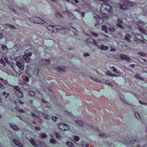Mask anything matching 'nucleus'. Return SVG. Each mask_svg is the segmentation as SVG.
<instances>
[{"instance_id":"obj_10","label":"nucleus","mask_w":147,"mask_h":147,"mask_svg":"<svg viewBox=\"0 0 147 147\" xmlns=\"http://www.w3.org/2000/svg\"><path fill=\"white\" fill-rule=\"evenodd\" d=\"M135 38L138 40L141 41H142L143 39V38L142 35L138 34H135Z\"/></svg>"},{"instance_id":"obj_36","label":"nucleus","mask_w":147,"mask_h":147,"mask_svg":"<svg viewBox=\"0 0 147 147\" xmlns=\"http://www.w3.org/2000/svg\"><path fill=\"white\" fill-rule=\"evenodd\" d=\"M50 142L51 143L56 144L57 141L56 140L54 139H51L50 140Z\"/></svg>"},{"instance_id":"obj_48","label":"nucleus","mask_w":147,"mask_h":147,"mask_svg":"<svg viewBox=\"0 0 147 147\" xmlns=\"http://www.w3.org/2000/svg\"><path fill=\"white\" fill-rule=\"evenodd\" d=\"M0 63L3 65H5V62H4V61L2 59H1Z\"/></svg>"},{"instance_id":"obj_34","label":"nucleus","mask_w":147,"mask_h":147,"mask_svg":"<svg viewBox=\"0 0 147 147\" xmlns=\"http://www.w3.org/2000/svg\"><path fill=\"white\" fill-rule=\"evenodd\" d=\"M143 11L144 13L146 14H147V6H145L143 8Z\"/></svg>"},{"instance_id":"obj_52","label":"nucleus","mask_w":147,"mask_h":147,"mask_svg":"<svg viewBox=\"0 0 147 147\" xmlns=\"http://www.w3.org/2000/svg\"><path fill=\"white\" fill-rule=\"evenodd\" d=\"M4 60L7 63H9V62L8 61V59L6 57H4Z\"/></svg>"},{"instance_id":"obj_2","label":"nucleus","mask_w":147,"mask_h":147,"mask_svg":"<svg viewBox=\"0 0 147 147\" xmlns=\"http://www.w3.org/2000/svg\"><path fill=\"white\" fill-rule=\"evenodd\" d=\"M30 20L35 23L40 24H46L47 22L39 18L36 17H31L30 18Z\"/></svg>"},{"instance_id":"obj_26","label":"nucleus","mask_w":147,"mask_h":147,"mask_svg":"<svg viewBox=\"0 0 147 147\" xmlns=\"http://www.w3.org/2000/svg\"><path fill=\"white\" fill-rule=\"evenodd\" d=\"M102 30H105V32L106 33L107 32H108L107 31V28L106 26H105V25H102Z\"/></svg>"},{"instance_id":"obj_38","label":"nucleus","mask_w":147,"mask_h":147,"mask_svg":"<svg viewBox=\"0 0 147 147\" xmlns=\"http://www.w3.org/2000/svg\"><path fill=\"white\" fill-rule=\"evenodd\" d=\"M138 54L143 57H144L146 56V54L144 53L139 52L138 53Z\"/></svg>"},{"instance_id":"obj_49","label":"nucleus","mask_w":147,"mask_h":147,"mask_svg":"<svg viewBox=\"0 0 147 147\" xmlns=\"http://www.w3.org/2000/svg\"><path fill=\"white\" fill-rule=\"evenodd\" d=\"M136 142L135 140H133L129 142V144H134Z\"/></svg>"},{"instance_id":"obj_42","label":"nucleus","mask_w":147,"mask_h":147,"mask_svg":"<svg viewBox=\"0 0 147 147\" xmlns=\"http://www.w3.org/2000/svg\"><path fill=\"white\" fill-rule=\"evenodd\" d=\"M29 94L31 96H34L35 94V93L32 91H30L29 93Z\"/></svg>"},{"instance_id":"obj_54","label":"nucleus","mask_w":147,"mask_h":147,"mask_svg":"<svg viewBox=\"0 0 147 147\" xmlns=\"http://www.w3.org/2000/svg\"><path fill=\"white\" fill-rule=\"evenodd\" d=\"M34 129L35 130L39 131L40 130V128L38 127H34Z\"/></svg>"},{"instance_id":"obj_12","label":"nucleus","mask_w":147,"mask_h":147,"mask_svg":"<svg viewBox=\"0 0 147 147\" xmlns=\"http://www.w3.org/2000/svg\"><path fill=\"white\" fill-rule=\"evenodd\" d=\"M29 141L35 147H37V146L38 145L37 143L33 138H31L29 140Z\"/></svg>"},{"instance_id":"obj_16","label":"nucleus","mask_w":147,"mask_h":147,"mask_svg":"<svg viewBox=\"0 0 147 147\" xmlns=\"http://www.w3.org/2000/svg\"><path fill=\"white\" fill-rule=\"evenodd\" d=\"M98 48L102 50H105L108 49L109 47L107 46L102 45L100 46V47Z\"/></svg>"},{"instance_id":"obj_20","label":"nucleus","mask_w":147,"mask_h":147,"mask_svg":"<svg viewBox=\"0 0 147 147\" xmlns=\"http://www.w3.org/2000/svg\"><path fill=\"white\" fill-rule=\"evenodd\" d=\"M98 135L99 137H103L104 138H105L107 136L106 135L103 133L102 132H99L98 134Z\"/></svg>"},{"instance_id":"obj_45","label":"nucleus","mask_w":147,"mask_h":147,"mask_svg":"<svg viewBox=\"0 0 147 147\" xmlns=\"http://www.w3.org/2000/svg\"><path fill=\"white\" fill-rule=\"evenodd\" d=\"M47 135L43 133L41 134V137L43 138H45L47 137Z\"/></svg>"},{"instance_id":"obj_64","label":"nucleus","mask_w":147,"mask_h":147,"mask_svg":"<svg viewBox=\"0 0 147 147\" xmlns=\"http://www.w3.org/2000/svg\"><path fill=\"white\" fill-rule=\"evenodd\" d=\"M81 15L83 17H84L85 16V13L84 12H82Z\"/></svg>"},{"instance_id":"obj_21","label":"nucleus","mask_w":147,"mask_h":147,"mask_svg":"<svg viewBox=\"0 0 147 147\" xmlns=\"http://www.w3.org/2000/svg\"><path fill=\"white\" fill-rule=\"evenodd\" d=\"M119 5L120 8L121 9H125L128 8V7H127V6H126L125 5L119 4Z\"/></svg>"},{"instance_id":"obj_14","label":"nucleus","mask_w":147,"mask_h":147,"mask_svg":"<svg viewBox=\"0 0 147 147\" xmlns=\"http://www.w3.org/2000/svg\"><path fill=\"white\" fill-rule=\"evenodd\" d=\"M55 17L58 19H60L63 18V17L60 13L58 12H56L55 13Z\"/></svg>"},{"instance_id":"obj_22","label":"nucleus","mask_w":147,"mask_h":147,"mask_svg":"<svg viewBox=\"0 0 147 147\" xmlns=\"http://www.w3.org/2000/svg\"><path fill=\"white\" fill-rule=\"evenodd\" d=\"M65 144L69 147H74V144L71 142L67 141L65 143Z\"/></svg>"},{"instance_id":"obj_60","label":"nucleus","mask_w":147,"mask_h":147,"mask_svg":"<svg viewBox=\"0 0 147 147\" xmlns=\"http://www.w3.org/2000/svg\"><path fill=\"white\" fill-rule=\"evenodd\" d=\"M76 3H79L80 0H73Z\"/></svg>"},{"instance_id":"obj_11","label":"nucleus","mask_w":147,"mask_h":147,"mask_svg":"<svg viewBox=\"0 0 147 147\" xmlns=\"http://www.w3.org/2000/svg\"><path fill=\"white\" fill-rule=\"evenodd\" d=\"M54 26V32H58L62 29L61 26H59L56 25Z\"/></svg>"},{"instance_id":"obj_27","label":"nucleus","mask_w":147,"mask_h":147,"mask_svg":"<svg viewBox=\"0 0 147 147\" xmlns=\"http://www.w3.org/2000/svg\"><path fill=\"white\" fill-rule=\"evenodd\" d=\"M67 13L68 16H69L70 19L71 20L74 19V18H72L73 16L71 13L70 12L68 11H67Z\"/></svg>"},{"instance_id":"obj_1","label":"nucleus","mask_w":147,"mask_h":147,"mask_svg":"<svg viewBox=\"0 0 147 147\" xmlns=\"http://www.w3.org/2000/svg\"><path fill=\"white\" fill-rule=\"evenodd\" d=\"M112 9L110 6L106 3H103L102 4L101 6L100 12L102 14H105L107 12L110 13Z\"/></svg>"},{"instance_id":"obj_29","label":"nucleus","mask_w":147,"mask_h":147,"mask_svg":"<svg viewBox=\"0 0 147 147\" xmlns=\"http://www.w3.org/2000/svg\"><path fill=\"white\" fill-rule=\"evenodd\" d=\"M1 47L4 51H7L8 50L6 46L4 45H1Z\"/></svg>"},{"instance_id":"obj_61","label":"nucleus","mask_w":147,"mask_h":147,"mask_svg":"<svg viewBox=\"0 0 147 147\" xmlns=\"http://www.w3.org/2000/svg\"><path fill=\"white\" fill-rule=\"evenodd\" d=\"M90 78L92 80H93V81H96V78H93L92 77H90Z\"/></svg>"},{"instance_id":"obj_40","label":"nucleus","mask_w":147,"mask_h":147,"mask_svg":"<svg viewBox=\"0 0 147 147\" xmlns=\"http://www.w3.org/2000/svg\"><path fill=\"white\" fill-rule=\"evenodd\" d=\"M135 77L137 79H139V78H140V74H136L135 75Z\"/></svg>"},{"instance_id":"obj_41","label":"nucleus","mask_w":147,"mask_h":147,"mask_svg":"<svg viewBox=\"0 0 147 147\" xmlns=\"http://www.w3.org/2000/svg\"><path fill=\"white\" fill-rule=\"evenodd\" d=\"M20 89V88H19V90ZM19 98L20 97V98H22L23 97V95L22 94V92L21 91H20L19 90Z\"/></svg>"},{"instance_id":"obj_57","label":"nucleus","mask_w":147,"mask_h":147,"mask_svg":"<svg viewBox=\"0 0 147 147\" xmlns=\"http://www.w3.org/2000/svg\"><path fill=\"white\" fill-rule=\"evenodd\" d=\"M116 51V49L115 48L111 49H110V51L111 52L115 51Z\"/></svg>"},{"instance_id":"obj_58","label":"nucleus","mask_w":147,"mask_h":147,"mask_svg":"<svg viewBox=\"0 0 147 147\" xmlns=\"http://www.w3.org/2000/svg\"><path fill=\"white\" fill-rule=\"evenodd\" d=\"M106 83L108 85H109L111 83L110 81L109 80H107L105 81Z\"/></svg>"},{"instance_id":"obj_8","label":"nucleus","mask_w":147,"mask_h":147,"mask_svg":"<svg viewBox=\"0 0 147 147\" xmlns=\"http://www.w3.org/2000/svg\"><path fill=\"white\" fill-rule=\"evenodd\" d=\"M50 61L47 60H40L39 63L42 65H48L50 63Z\"/></svg>"},{"instance_id":"obj_17","label":"nucleus","mask_w":147,"mask_h":147,"mask_svg":"<svg viewBox=\"0 0 147 147\" xmlns=\"http://www.w3.org/2000/svg\"><path fill=\"white\" fill-rule=\"evenodd\" d=\"M106 74L108 76L111 77H115L116 76V75L115 74H112L111 72L109 71H107Z\"/></svg>"},{"instance_id":"obj_46","label":"nucleus","mask_w":147,"mask_h":147,"mask_svg":"<svg viewBox=\"0 0 147 147\" xmlns=\"http://www.w3.org/2000/svg\"><path fill=\"white\" fill-rule=\"evenodd\" d=\"M115 30V28L113 27L110 28L109 29V30L111 32H113Z\"/></svg>"},{"instance_id":"obj_4","label":"nucleus","mask_w":147,"mask_h":147,"mask_svg":"<svg viewBox=\"0 0 147 147\" xmlns=\"http://www.w3.org/2000/svg\"><path fill=\"white\" fill-rule=\"evenodd\" d=\"M32 53V52L30 51L28 53H25L23 56V57L27 63H29L30 61V59L29 57H30Z\"/></svg>"},{"instance_id":"obj_55","label":"nucleus","mask_w":147,"mask_h":147,"mask_svg":"<svg viewBox=\"0 0 147 147\" xmlns=\"http://www.w3.org/2000/svg\"><path fill=\"white\" fill-rule=\"evenodd\" d=\"M117 22H119V23H123V22L121 21V20L120 19H118L117 20Z\"/></svg>"},{"instance_id":"obj_59","label":"nucleus","mask_w":147,"mask_h":147,"mask_svg":"<svg viewBox=\"0 0 147 147\" xmlns=\"http://www.w3.org/2000/svg\"><path fill=\"white\" fill-rule=\"evenodd\" d=\"M3 35L1 33H0V39L3 38Z\"/></svg>"},{"instance_id":"obj_37","label":"nucleus","mask_w":147,"mask_h":147,"mask_svg":"<svg viewBox=\"0 0 147 147\" xmlns=\"http://www.w3.org/2000/svg\"><path fill=\"white\" fill-rule=\"evenodd\" d=\"M93 43L98 48H99L100 47V46L98 45L96 41L94 40H93Z\"/></svg>"},{"instance_id":"obj_13","label":"nucleus","mask_w":147,"mask_h":147,"mask_svg":"<svg viewBox=\"0 0 147 147\" xmlns=\"http://www.w3.org/2000/svg\"><path fill=\"white\" fill-rule=\"evenodd\" d=\"M47 29L52 33L54 32V26L52 25H48L47 26Z\"/></svg>"},{"instance_id":"obj_44","label":"nucleus","mask_w":147,"mask_h":147,"mask_svg":"<svg viewBox=\"0 0 147 147\" xmlns=\"http://www.w3.org/2000/svg\"><path fill=\"white\" fill-rule=\"evenodd\" d=\"M139 30L141 32H142L143 33H145L146 32V31L145 30L141 28H139Z\"/></svg>"},{"instance_id":"obj_33","label":"nucleus","mask_w":147,"mask_h":147,"mask_svg":"<svg viewBox=\"0 0 147 147\" xmlns=\"http://www.w3.org/2000/svg\"><path fill=\"white\" fill-rule=\"evenodd\" d=\"M19 69H20L21 70H23L24 69V66L22 65L20 63V62H19Z\"/></svg>"},{"instance_id":"obj_31","label":"nucleus","mask_w":147,"mask_h":147,"mask_svg":"<svg viewBox=\"0 0 147 147\" xmlns=\"http://www.w3.org/2000/svg\"><path fill=\"white\" fill-rule=\"evenodd\" d=\"M54 134L56 135V138H61V135L59 133L56 132H54Z\"/></svg>"},{"instance_id":"obj_3","label":"nucleus","mask_w":147,"mask_h":147,"mask_svg":"<svg viewBox=\"0 0 147 147\" xmlns=\"http://www.w3.org/2000/svg\"><path fill=\"white\" fill-rule=\"evenodd\" d=\"M57 127L60 130L65 131L69 130L70 129L69 127L67 125L62 123L58 124Z\"/></svg>"},{"instance_id":"obj_7","label":"nucleus","mask_w":147,"mask_h":147,"mask_svg":"<svg viewBox=\"0 0 147 147\" xmlns=\"http://www.w3.org/2000/svg\"><path fill=\"white\" fill-rule=\"evenodd\" d=\"M65 67L63 66L56 67L55 68V69H57L59 72L60 73L65 71Z\"/></svg>"},{"instance_id":"obj_24","label":"nucleus","mask_w":147,"mask_h":147,"mask_svg":"<svg viewBox=\"0 0 147 147\" xmlns=\"http://www.w3.org/2000/svg\"><path fill=\"white\" fill-rule=\"evenodd\" d=\"M71 30L73 31L74 35H77V32L75 28L72 27L71 28Z\"/></svg>"},{"instance_id":"obj_47","label":"nucleus","mask_w":147,"mask_h":147,"mask_svg":"<svg viewBox=\"0 0 147 147\" xmlns=\"http://www.w3.org/2000/svg\"><path fill=\"white\" fill-rule=\"evenodd\" d=\"M110 68L111 69H113V71L114 72H116L117 71V69L114 66H113L112 67H110Z\"/></svg>"},{"instance_id":"obj_9","label":"nucleus","mask_w":147,"mask_h":147,"mask_svg":"<svg viewBox=\"0 0 147 147\" xmlns=\"http://www.w3.org/2000/svg\"><path fill=\"white\" fill-rule=\"evenodd\" d=\"M76 125L79 127H82L84 126L83 122L77 120L75 121Z\"/></svg>"},{"instance_id":"obj_43","label":"nucleus","mask_w":147,"mask_h":147,"mask_svg":"<svg viewBox=\"0 0 147 147\" xmlns=\"http://www.w3.org/2000/svg\"><path fill=\"white\" fill-rule=\"evenodd\" d=\"M52 119L54 121H56L58 119V118L55 116H53L52 117Z\"/></svg>"},{"instance_id":"obj_18","label":"nucleus","mask_w":147,"mask_h":147,"mask_svg":"<svg viewBox=\"0 0 147 147\" xmlns=\"http://www.w3.org/2000/svg\"><path fill=\"white\" fill-rule=\"evenodd\" d=\"M87 2L84 0H80L79 3L80 4L81 6L87 5Z\"/></svg>"},{"instance_id":"obj_63","label":"nucleus","mask_w":147,"mask_h":147,"mask_svg":"<svg viewBox=\"0 0 147 147\" xmlns=\"http://www.w3.org/2000/svg\"><path fill=\"white\" fill-rule=\"evenodd\" d=\"M116 72V73L118 74V75H121V73L120 71H117Z\"/></svg>"},{"instance_id":"obj_39","label":"nucleus","mask_w":147,"mask_h":147,"mask_svg":"<svg viewBox=\"0 0 147 147\" xmlns=\"http://www.w3.org/2000/svg\"><path fill=\"white\" fill-rule=\"evenodd\" d=\"M117 26L118 27H119V28H121V29H124V27L120 23H117Z\"/></svg>"},{"instance_id":"obj_62","label":"nucleus","mask_w":147,"mask_h":147,"mask_svg":"<svg viewBox=\"0 0 147 147\" xmlns=\"http://www.w3.org/2000/svg\"><path fill=\"white\" fill-rule=\"evenodd\" d=\"M19 112H25V111L24 110H22V109H19Z\"/></svg>"},{"instance_id":"obj_32","label":"nucleus","mask_w":147,"mask_h":147,"mask_svg":"<svg viewBox=\"0 0 147 147\" xmlns=\"http://www.w3.org/2000/svg\"><path fill=\"white\" fill-rule=\"evenodd\" d=\"M74 140L76 142H78L80 140L79 137L78 136H75L74 137Z\"/></svg>"},{"instance_id":"obj_23","label":"nucleus","mask_w":147,"mask_h":147,"mask_svg":"<svg viewBox=\"0 0 147 147\" xmlns=\"http://www.w3.org/2000/svg\"><path fill=\"white\" fill-rule=\"evenodd\" d=\"M5 25L7 26L6 28H9L12 29H15V27L12 25L11 24H6Z\"/></svg>"},{"instance_id":"obj_6","label":"nucleus","mask_w":147,"mask_h":147,"mask_svg":"<svg viewBox=\"0 0 147 147\" xmlns=\"http://www.w3.org/2000/svg\"><path fill=\"white\" fill-rule=\"evenodd\" d=\"M120 57L121 58V59L125 60L129 62L131 60L130 59L128 56L124 54L120 55Z\"/></svg>"},{"instance_id":"obj_35","label":"nucleus","mask_w":147,"mask_h":147,"mask_svg":"<svg viewBox=\"0 0 147 147\" xmlns=\"http://www.w3.org/2000/svg\"><path fill=\"white\" fill-rule=\"evenodd\" d=\"M135 115L137 119H140V116L138 113H135Z\"/></svg>"},{"instance_id":"obj_15","label":"nucleus","mask_w":147,"mask_h":147,"mask_svg":"<svg viewBox=\"0 0 147 147\" xmlns=\"http://www.w3.org/2000/svg\"><path fill=\"white\" fill-rule=\"evenodd\" d=\"M9 125V126L13 129L16 130H18V126L15 124L10 123Z\"/></svg>"},{"instance_id":"obj_28","label":"nucleus","mask_w":147,"mask_h":147,"mask_svg":"<svg viewBox=\"0 0 147 147\" xmlns=\"http://www.w3.org/2000/svg\"><path fill=\"white\" fill-rule=\"evenodd\" d=\"M30 115L32 116L33 117H34V118L35 119H38L40 118V116L39 115H35V114L33 113H30Z\"/></svg>"},{"instance_id":"obj_51","label":"nucleus","mask_w":147,"mask_h":147,"mask_svg":"<svg viewBox=\"0 0 147 147\" xmlns=\"http://www.w3.org/2000/svg\"><path fill=\"white\" fill-rule=\"evenodd\" d=\"M90 54L88 53H85L84 54L83 56L84 57H86L88 56H89Z\"/></svg>"},{"instance_id":"obj_56","label":"nucleus","mask_w":147,"mask_h":147,"mask_svg":"<svg viewBox=\"0 0 147 147\" xmlns=\"http://www.w3.org/2000/svg\"><path fill=\"white\" fill-rule=\"evenodd\" d=\"M139 102L140 104L142 105H146V104L145 103H144V102H143L142 101H141L140 100L139 101Z\"/></svg>"},{"instance_id":"obj_53","label":"nucleus","mask_w":147,"mask_h":147,"mask_svg":"<svg viewBox=\"0 0 147 147\" xmlns=\"http://www.w3.org/2000/svg\"><path fill=\"white\" fill-rule=\"evenodd\" d=\"M0 88L2 89H4V86L3 84L1 83H0Z\"/></svg>"},{"instance_id":"obj_50","label":"nucleus","mask_w":147,"mask_h":147,"mask_svg":"<svg viewBox=\"0 0 147 147\" xmlns=\"http://www.w3.org/2000/svg\"><path fill=\"white\" fill-rule=\"evenodd\" d=\"M91 33L94 36H95V37H98V34L94 33V32H91Z\"/></svg>"},{"instance_id":"obj_25","label":"nucleus","mask_w":147,"mask_h":147,"mask_svg":"<svg viewBox=\"0 0 147 147\" xmlns=\"http://www.w3.org/2000/svg\"><path fill=\"white\" fill-rule=\"evenodd\" d=\"M13 86V88L15 90H16L15 91V92H16V95L18 96V86Z\"/></svg>"},{"instance_id":"obj_5","label":"nucleus","mask_w":147,"mask_h":147,"mask_svg":"<svg viewBox=\"0 0 147 147\" xmlns=\"http://www.w3.org/2000/svg\"><path fill=\"white\" fill-rule=\"evenodd\" d=\"M121 1L125 3L126 4L127 7L128 6L130 7L134 6L136 5L135 2L130 1L129 0H121Z\"/></svg>"},{"instance_id":"obj_19","label":"nucleus","mask_w":147,"mask_h":147,"mask_svg":"<svg viewBox=\"0 0 147 147\" xmlns=\"http://www.w3.org/2000/svg\"><path fill=\"white\" fill-rule=\"evenodd\" d=\"M130 36L128 34H127L125 36V40H127L128 41L130 42H131Z\"/></svg>"},{"instance_id":"obj_30","label":"nucleus","mask_w":147,"mask_h":147,"mask_svg":"<svg viewBox=\"0 0 147 147\" xmlns=\"http://www.w3.org/2000/svg\"><path fill=\"white\" fill-rule=\"evenodd\" d=\"M42 115L45 119L47 120L49 119V117L48 116V115L47 114L43 113H42Z\"/></svg>"}]
</instances>
